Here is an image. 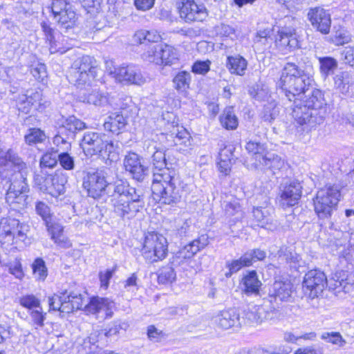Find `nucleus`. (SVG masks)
I'll use <instances>...</instances> for the list:
<instances>
[{
    "mask_svg": "<svg viewBox=\"0 0 354 354\" xmlns=\"http://www.w3.org/2000/svg\"><path fill=\"white\" fill-rule=\"evenodd\" d=\"M81 98L84 102L92 104L96 107L107 108L111 105L109 94L97 88L92 89L84 93Z\"/></svg>",
    "mask_w": 354,
    "mask_h": 354,
    "instance_id": "obj_27",
    "label": "nucleus"
},
{
    "mask_svg": "<svg viewBox=\"0 0 354 354\" xmlns=\"http://www.w3.org/2000/svg\"><path fill=\"white\" fill-rule=\"evenodd\" d=\"M243 284L247 293H257L261 282L259 280L256 271L253 270L243 277Z\"/></svg>",
    "mask_w": 354,
    "mask_h": 354,
    "instance_id": "obj_38",
    "label": "nucleus"
},
{
    "mask_svg": "<svg viewBox=\"0 0 354 354\" xmlns=\"http://www.w3.org/2000/svg\"><path fill=\"white\" fill-rule=\"evenodd\" d=\"M98 342H101L102 345L104 343L106 342L102 330L91 333V335L84 339V346L85 348L88 347L90 345L95 346V344Z\"/></svg>",
    "mask_w": 354,
    "mask_h": 354,
    "instance_id": "obj_59",
    "label": "nucleus"
},
{
    "mask_svg": "<svg viewBox=\"0 0 354 354\" xmlns=\"http://www.w3.org/2000/svg\"><path fill=\"white\" fill-rule=\"evenodd\" d=\"M173 134L176 135L175 147L176 150L183 154L189 153L193 147L192 139L189 133L183 126L176 124L173 126Z\"/></svg>",
    "mask_w": 354,
    "mask_h": 354,
    "instance_id": "obj_23",
    "label": "nucleus"
},
{
    "mask_svg": "<svg viewBox=\"0 0 354 354\" xmlns=\"http://www.w3.org/2000/svg\"><path fill=\"white\" fill-rule=\"evenodd\" d=\"M299 182L293 180L283 186L281 190V203L283 207L294 206L298 203L302 194Z\"/></svg>",
    "mask_w": 354,
    "mask_h": 354,
    "instance_id": "obj_20",
    "label": "nucleus"
},
{
    "mask_svg": "<svg viewBox=\"0 0 354 354\" xmlns=\"http://www.w3.org/2000/svg\"><path fill=\"white\" fill-rule=\"evenodd\" d=\"M153 144L154 142L151 141L147 148L148 152L152 153V164L155 168L153 174L155 173L162 174L165 169H169L167 167L165 153L163 150L157 149Z\"/></svg>",
    "mask_w": 354,
    "mask_h": 354,
    "instance_id": "obj_28",
    "label": "nucleus"
},
{
    "mask_svg": "<svg viewBox=\"0 0 354 354\" xmlns=\"http://www.w3.org/2000/svg\"><path fill=\"white\" fill-rule=\"evenodd\" d=\"M176 278L174 269L171 266L163 267L159 270L158 281L161 284H169L173 283Z\"/></svg>",
    "mask_w": 354,
    "mask_h": 354,
    "instance_id": "obj_50",
    "label": "nucleus"
},
{
    "mask_svg": "<svg viewBox=\"0 0 354 354\" xmlns=\"http://www.w3.org/2000/svg\"><path fill=\"white\" fill-rule=\"evenodd\" d=\"M105 138V135L98 132H85L80 143V146L85 155L92 157L93 156L102 153V151H103V147H104Z\"/></svg>",
    "mask_w": 354,
    "mask_h": 354,
    "instance_id": "obj_15",
    "label": "nucleus"
},
{
    "mask_svg": "<svg viewBox=\"0 0 354 354\" xmlns=\"http://www.w3.org/2000/svg\"><path fill=\"white\" fill-rule=\"evenodd\" d=\"M123 165L126 171H128L132 177L142 181L147 173V169L141 162L140 157L134 152L128 153L124 158Z\"/></svg>",
    "mask_w": 354,
    "mask_h": 354,
    "instance_id": "obj_19",
    "label": "nucleus"
},
{
    "mask_svg": "<svg viewBox=\"0 0 354 354\" xmlns=\"http://www.w3.org/2000/svg\"><path fill=\"white\" fill-rule=\"evenodd\" d=\"M58 161L60 165L66 170L74 169V159L66 152H61L58 154Z\"/></svg>",
    "mask_w": 354,
    "mask_h": 354,
    "instance_id": "obj_64",
    "label": "nucleus"
},
{
    "mask_svg": "<svg viewBox=\"0 0 354 354\" xmlns=\"http://www.w3.org/2000/svg\"><path fill=\"white\" fill-rule=\"evenodd\" d=\"M16 106L19 111L24 113H28L33 109V106L31 105L28 96L24 94H20L17 96L16 99Z\"/></svg>",
    "mask_w": 354,
    "mask_h": 354,
    "instance_id": "obj_60",
    "label": "nucleus"
},
{
    "mask_svg": "<svg viewBox=\"0 0 354 354\" xmlns=\"http://www.w3.org/2000/svg\"><path fill=\"white\" fill-rule=\"evenodd\" d=\"M30 73L39 82H44L47 77L46 65L40 62H34L30 66Z\"/></svg>",
    "mask_w": 354,
    "mask_h": 354,
    "instance_id": "obj_55",
    "label": "nucleus"
},
{
    "mask_svg": "<svg viewBox=\"0 0 354 354\" xmlns=\"http://www.w3.org/2000/svg\"><path fill=\"white\" fill-rule=\"evenodd\" d=\"M284 161L278 155L268 152L265 155L263 161L259 165V167L271 170L273 174L279 171L284 167Z\"/></svg>",
    "mask_w": 354,
    "mask_h": 354,
    "instance_id": "obj_33",
    "label": "nucleus"
},
{
    "mask_svg": "<svg viewBox=\"0 0 354 354\" xmlns=\"http://www.w3.org/2000/svg\"><path fill=\"white\" fill-rule=\"evenodd\" d=\"M41 27L46 41L48 43L49 50L51 54L57 53L63 54L71 48L69 46H66L64 44V40L62 41L57 40V37L59 39V35L58 34L57 36H56L55 30L50 27L48 23L45 21L42 22Z\"/></svg>",
    "mask_w": 354,
    "mask_h": 354,
    "instance_id": "obj_22",
    "label": "nucleus"
},
{
    "mask_svg": "<svg viewBox=\"0 0 354 354\" xmlns=\"http://www.w3.org/2000/svg\"><path fill=\"white\" fill-rule=\"evenodd\" d=\"M127 124L126 120L122 115L113 113L109 115L104 123L105 130L114 133H119Z\"/></svg>",
    "mask_w": 354,
    "mask_h": 354,
    "instance_id": "obj_34",
    "label": "nucleus"
},
{
    "mask_svg": "<svg viewBox=\"0 0 354 354\" xmlns=\"http://www.w3.org/2000/svg\"><path fill=\"white\" fill-rule=\"evenodd\" d=\"M250 266V261L248 259V254H244L240 257V259L227 263V267L229 269V272L225 273V276L227 277H230L233 273L237 272L242 268Z\"/></svg>",
    "mask_w": 354,
    "mask_h": 354,
    "instance_id": "obj_44",
    "label": "nucleus"
},
{
    "mask_svg": "<svg viewBox=\"0 0 354 354\" xmlns=\"http://www.w3.org/2000/svg\"><path fill=\"white\" fill-rule=\"evenodd\" d=\"M319 62L320 73L324 78L333 74L338 66L337 61L331 57H319Z\"/></svg>",
    "mask_w": 354,
    "mask_h": 354,
    "instance_id": "obj_39",
    "label": "nucleus"
},
{
    "mask_svg": "<svg viewBox=\"0 0 354 354\" xmlns=\"http://www.w3.org/2000/svg\"><path fill=\"white\" fill-rule=\"evenodd\" d=\"M299 42L295 28L284 27L280 29L275 37V45L277 49L286 54L299 47Z\"/></svg>",
    "mask_w": 354,
    "mask_h": 354,
    "instance_id": "obj_14",
    "label": "nucleus"
},
{
    "mask_svg": "<svg viewBox=\"0 0 354 354\" xmlns=\"http://www.w3.org/2000/svg\"><path fill=\"white\" fill-rule=\"evenodd\" d=\"M113 185L108 184L104 176L99 171L88 173L84 178L82 186L88 195L93 198L100 197L106 191L113 189Z\"/></svg>",
    "mask_w": 354,
    "mask_h": 354,
    "instance_id": "obj_12",
    "label": "nucleus"
},
{
    "mask_svg": "<svg viewBox=\"0 0 354 354\" xmlns=\"http://www.w3.org/2000/svg\"><path fill=\"white\" fill-rule=\"evenodd\" d=\"M312 77L294 63H286L283 66L277 84L290 101L297 95L305 93L311 85Z\"/></svg>",
    "mask_w": 354,
    "mask_h": 354,
    "instance_id": "obj_5",
    "label": "nucleus"
},
{
    "mask_svg": "<svg viewBox=\"0 0 354 354\" xmlns=\"http://www.w3.org/2000/svg\"><path fill=\"white\" fill-rule=\"evenodd\" d=\"M279 106L274 99H271L264 104L262 112V118L268 122H272L279 114Z\"/></svg>",
    "mask_w": 354,
    "mask_h": 354,
    "instance_id": "obj_42",
    "label": "nucleus"
},
{
    "mask_svg": "<svg viewBox=\"0 0 354 354\" xmlns=\"http://www.w3.org/2000/svg\"><path fill=\"white\" fill-rule=\"evenodd\" d=\"M30 324L35 330L42 328L44 326L46 313L44 312L42 307L30 311Z\"/></svg>",
    "mask_w": 354,
    "mask_h": 354,
    "instance_id": "obj_47",
    "label": "nucleus"
},
{
    "mask_svg": "<svg viewBox=\"0 0 354 354\" xmlns=\"http://www.w3.org/2000/svg\"><path fill=\"white\" fill-rule=\"evenodd\" d=\"M53 15L54 20L61 30H68L76 26L77 17L73 7Z\"/></svg>",
    "mask_w": 354,
    "mask_h": 354,
    "instance_id": "obj_26",
    "label": "nucleus"
},
{
    "mask_svg": "<svg viewBox=\"0 0 354 354\" xmlns=\"http://www.w3.org/2000/svg\"><path fill=\"white\" fill-rule=\"evenodd\" d=\"M334 87L339 93L346 95L353 84V79L348 71L338 72L334 77Z\"/></svg>",
    "mask_w": 354,
    "mask_h": 354,
    "instance_id": "obj_30",
    "label": "nucleus"
},
{
    "mask_svg": "<svg viewBox=\"0 0 354 354\" xmlns=\"http://www.w3.org/2000/svg\"><path fill=\"white\" fill-rule=\"evenodd\" d=\"M191 75L186 71L179 72L173 80L176 89L179 91H185L189 87Z\"/></svg>",
    "mask_w": 354,
    "mask_h": 354,
    "instance_id": "obj_46",
    "label": "nucleus"
},
{
    "mask_svg": "<svg viewBox=\"0 0 354 354\" xmlns=\"http://www.w3.org/2000/svg\"><path fill=\"white\" fill-rule=\"evenodd\" d=\"M25 95L28 96L29 101L35 110L42 111L49 104L48 101L42 98V92L40 90L27 91Z\"/></svg>",
    "mask_w": 354,
    "mask_h": 354,
    "instance_id": "obj_40",
    "label": "nucleus"
},
{
    "mask_svg": "<svg viewBox=\"0 0 354 354\" xmlns=\"http://www.w3.org/2000/svg\"><path fill=\"white\" fill-rule=\"evenodd\" d=\"M225 212L229 217L235 216L236 220L241 218L242 217L243 212L239 201L237 199H232L226 202V204L225 205Z\"/></svg>",
    "mask_w": 354,
    "mask_h": 354,
    "instance_id": "obj_52",
    "label": "nucleus"
},
{
    "mask_svg": "<svg viewBox=\"0 0 354 354\" xmlns=\"http://www.w3.org/2000/svg\"><path fill=\"white\" fill-rule=\"evenodd\" d=\"M84 308L86 313L104 319L113 316L115 304L108 298L93 297Z\"/></svg>",
    "mask_w": 354,
    "mask_h": 354,
    "instance_id": "obj_16",
    "label": "nucleus"
},
{
    "mask_svg": "<svg viewBox=\"0 0 354 354\" xmlns=\"http://www.w3.org/2000/svg\"><path fill=\"white\" fill-rule=\"evenodd\" d=\"M292 295V284L288 281H275L269 289L268 297L270 303L288 301Z\"/></svg>",
    "mask_w": 354,
    "mask_h": 354,
    "instance_id": "obj_21",
    "label": "nucleus"
},
{
    "mask_svg": "<svg viewBox=\"0 0 354 354\" xmlns=\"http://www.w3.org/2000/svg\"><path fill=\"white\" fill-rule=\"evenodd\" d=\"M161 65H171L178 59V53L175 48L167 44H160Z\"/></svg>",
    "mask_w": 354,
    "mask_h": 354,
    "instance_id": "obj_41",
    "label": "nucleus"
},
{
    "mask_svg": "<svg viewBox=\"0 0 354 354\" xmlns=\"http://www.w3.org/2000/svg\"><path fill=\"white\" fill-rule=\"evenodd\" d=\"M160 57V44H149L145 45V51L142 54L143 60L149 63H154L157 65H161Z\"/></svg>",
    "mask_w": 354,
    "mask_h": 354,
    "instance_id": "obj_35",
    "label": "nucleus"
},
{
    "mask_svg": "<svg viewBox=\"0 0 354 354\" xmlns=\"http://www.w3.org/2000/svg\"><path fill=\"white\" fill-rule=\"evenodd\" d=\"M30 169L17 153L11 148L0 147V176L10 185L6 194V203L15 209L28 205L27 176Z\"/></svg>",
    "mask_w": 354,
    "mask_h": 354,
    "instance_id": "obj_1",
    "label": "nucleus"
},
{
    "mask_svg": "<svg viewBox=\"0 0 354 354\" xmlns=\"http://www.w3.org/2000/svg\"><path fill=\"white\" fill-rule=\"evenodd\" d=\"M345 276L346 272L343 271L335 273L333 277L335 281V288H342L344 292H349L353 286L350 283L346 281V279H344Z\"/></svg>",
    "mask_w": 354,
    "mask_h": 354,
    "instance_id": "obj_63",
    "label": "nucleus"
},
{
    "mask_svg": "<svg viewBox=\"0 0 354 354\" xmlns=\"http://www.w3.org/2000/svg\"><path fill=\"white\" fill-rule=\"evenodd\" d=\"M86 127L84 122L76 118L75 116H70L64 119L59 127V132L66 131L68 134H73L76 131H80Z\"/></svg>",
    "mask_w": 354,
    "mask_h": 354,
    "instance_id": "obj_36",
    "label": "nucleus"
},
{
    "mask_svg": "<svg viewBox=\"0 0 354 354\" xmlns=\"http://www.w3.org/2000/svg\"><path fill=\"white\" fill-rule=\"evenodd\" d=\"M246 150L252 154V158L254 160L255 167H259V165L263 161L265 155L269 152L265 145L260 142L249 141L245 146Z\"/></svg>",
    "mask_w": 354,
    "mask_h": 354,
    "instance_id": "obj_32",
    "label": "nucleus"
},
{
    "mask_svg": "<svg viewBox=\"0 0 354 354\" xmlns=\"http://www.w3.org/2000/svg\"><path fill=\"white\" fill-rule=\"evenodd\" d=\"M308 19L313 28L323 34L329 32L331 20L330 14L324 8L316 7L310 8L308 12Z\"/></svg>",
    "mask_w": 354,
    "mask_h": 354,
    "instance_id": "obj_18",
    "label": "nucleus"
},
{
    "mask_svg": "<svg viewBox=\"0 0 354 354\" xmlns=\"http://www.w3.org/2000/svg\"><path fill=\"white\" fill-rule=\"evenodd\" d=\"M216 325L224 330L241 326L240 317L238 312L233 308L221 311L216 317Z\"/></svg>",
    "mask_w": 354,
    "mask_h": 354,
    "instance_id": "obj_24",
    "label": "nucleus"
},
{
    "mask_svg": "<svg viewBox=\"0 0 354 354\" xmlns=\"http://www.w3.org/2000/svg\"><path fill=\"white\" fill-rule=\"evenodd\" d=\"M118 143H114L112 141L108 142L104 139V147H103V151L100 153L99 155L103 156H107V158L111 161L117 160L119 158Z\"/></svg>",
    "mask_w": 354,
    "mask_h": 354,
    "instance_id": "obj_49",
    "label": "nucleus"
},
{
    "mask_svg": "<svg viewBox=\"0 0 354 354\" xmlns=\"http://www.w3.org/2000/svg\"><path fill=\"white\" fill-rule=\"evenodd\" d=\"M177 8L180 18L186 22L203 21L207 17L205 7L194 0H179Z\"/></svg>",
    "mask_w": 354,
    "mask_h": 354,
    "instance_id": "obj_10",
    "label": "nucleus"
},
{
    "mask_svg": "<svg viewBox=\"0 0 354 354\" xmlns=\"http://www.w3.org/2000/svg\"><path fill=\"white\" fill-rule=\"evenodd\" d=\"M268 317V312L265 304L252 305L244 311L245 324L255 326L261 324Z\"/></svg>",
    "mask_w": 354,
    "mask_h": 354,
    "instance_id": "obj_25",
    "label": "nucleus"
},
{
    "mask_svg": "<svg viewBox=\"0 0 354 354\" xmlns=\"http://www.w3.org/2000/svg\"><path fill=\"white\" fill-rule=\"evenodd\" d=\"M29 230L28 225L20 223L18 220L14 218H3L0 222V243L2 247L7 249L8 246L18 244L21 242L22 248L30 243L28 239L27 232Z\"/></svg>",
    "mask_w": 354,
    "mask_h": 354,
    "instance_id": "obj_6",
    "label": "nucleus"
},
{
    "mask_svg": "<svg viewBox=\"0 0 354 354\" xmlns=\"http://www.w3.org/2000/svg\"><path fill=\"white\" fill-rule=\"evenodd\" d=\"M247 66V60L239 55L227 57L226 67L231 74L242 76L245 74Z\"/></svg>",
    "mask_w": 354,
    "mask_h": 354,
    "instance_id": "obj_31",
    "label": "nucleus"
},
{
    "mask_svg": "<svg viewBox=\"0 0 354 354\" xmlns=\"http://www.w3.org/2000/svg\"><path fill=\"white\" fill-rule=\"evenodd\" d=\"M253 216L257 222V225L261 227H264L268 223V211L265 208L261 207H254L253 209Z\"/></svg>",
    "mask_w": 354,
    "mask_h": 354,
    "instance_id": "obj_56",
    "label": "nucleus"
},
{
    "mask_svg": "<svg viewBox=\"0 0 354 354\" xmlns=\"http://www.w3.org/2000/svg\"><path fill=\"white\" fill-rule=\"evenodd\" d=\"M67 176L62 171H56L53 175H48L44 180L40 189L53 197H57L65 192Z\"/></svg>",
    "mask_w": 354,
    "mask_h": 354,
    "instance_id": "obj_17",
    "label": "nucleus"
},
{
    "mask_svg": "<svg viewBox=\"0 0 354 354\" xmlns=\"http://www.w3.org/2000/svg\"><path fill=\"white\" fill-rule=\"evenodd\" d=\"M97 71L95 59L85 55L78 57L73 62L67 77L71 84L80 86L90 83L97 76Z\"/></svg>",
    "mask_w": 354,
    "mask_h": 354,
    "instance_id": "obj_7",
    "label": "nucleus"
},
{
    "mask_svg": "<svg viewBox=\"0 0 354 354\" xmlns=\"http://www.w3.org/2000/svg\"><path fill=\"white\" fill-rule=\"evenodd\" d=\"M225 152L230 153V149H227L225 147L220 151V153H219L220 161L218 162V165L219 170L221 171V172L227 175L229 173V171H230L231 159L230 158H223Z\"/></svg>",
    "mask_w": 354,
    "mask_h": 354,
    "instance_id": "obj_62",
    "label": "nucleus"
},
{
    "mask_svg": "<svg viewBox=\"0 0 354 354\" xmlns=\"http://www.w3.org/2000/svg\"><path fill=\"white\" fill-rule=\"evenodd\" d=\"M35 210L38 215H39L45 223L52 221L53 214L50 207L44 202H37L35 205Z\"/></svg>",
    "mask_w": 354,
    "mask_h": 354,
    "instance_id": "obj_58",
    "label": "nucleus"
},
{
    "mask_svg": "<svg viewBox=\"0 0 354 354\" xmlns=\"http://www.w3.org/2000/svg\"><path fill=\"white\" fill-rule=\"evenodd\" d=\"M327 285L325 274L319 270L308 271L303 281V289L306 295L315 298L321 294Z\"/></svg>",
    "mask_w": 354,
    "mask_h": 354,
    "instance_id": "obj_11",
    "label": "nucleus"
},
{
    "mask_svg": "<svg viewBox=\"0 0 354 354\" xmlns=\"http://www.w3.org/2000/svg\"><path fill=\"white\" fill-rule=\"evenodd\" d=\"M68 292H62L59 295L55 294L53 297H49L50 310H59L60 313H66L64 310V306L67 305Z\"/></svg>",
    "mask_w": 354,
    "mask_h": 354,
    "instance_id": "obj_43",
    "label": "nucleus"
},
{
    "mask_svg": "<svg viewBox=\"0 0 354 354\" xmlns=\"http://www.w3.org/2000/svg\"><path fill=\"white\" fill-rule=\"evenodd\" d=\"M19 304L28 312L41 307L40 300L33 295H26L19 298Z\"/></svg>",
    "mask_w": 354,
    "mask_h": 354,
    "instance_id": "obj_53",
    "label": "nucleus"
},
{
    "mask_svg": "<svg viewBox=\"0 0 354 354\" xmlns=\"http://www.w3.org/2000/svg\"><path fill=\"white\" fill-rule=\"evenodd\" d=\"M292 116L297 123L304 126L307 131L322 124L327 113L324 94L319 89H314L311 95L304 102L295 100Z\"/></svg>",
    "mask_w": 354,
    "mask_h": 354,
    "instance_id": "obj_2",
    "label": "nucleus"
},
{
    "mask_svg": "<svg viewBox=\"0 0 354 354\" xmlns=\"http://www.w3.org/2000/svg\"><path fill=\"white\" fill-rule=\"evenodd\" d=\"M220 122L223 127L228 130L236 129L239 124L233 107H227L220 116Z\"/></svg>",
    "mask_w": 354,
    "mask_h": 354,
    "instance_id": "obj_37",
    "label": "nucleus"
},
{
    "mask_svg": "<svg viewBox=\"0 0 354 354\" xmlns=\"http://www.w3.org/2000/svg\"><path fill=\"white\" fill-rule=\"evenodd\" d=\"M59 151V149H56L55 150L52 149V151H47L46 153H44L41 158V165L49 168L54 167L58 161Z\"/></svg>",
    "mask_w": 354,
    "mask_h": 354,
    "instance_id": "obj_54",
    "label": "nucleus"
},
{
    "mask_svg": "<svg viewBox=\"0 0 354 354\" xmlns=\"http://www.w3.org/2000/svg\"><path fill=\"white\" fill-rule=\"evenodd\" d=\"M66 302L67 305L64 306V310L66 313L73 312L74 310H78L83 306V298L80 294L68 293Z\"/></svg>",
    "mask_w": 354,
    "mask_h": 354,
    "instance_id": "obj_45",
    "label": "nucleus"
},
{
    "mask_svg": "<svg viewBox=\"0 0 354 354\" xmlns=\"http://www.w3.org/2000/svg\"><path fill=\"white\" fill-rule=\"evenodd\" d=\"M340 189L337 185H326L319 189L313 199L314 209L319 218H328L340 201Z\"/></svg>",
    "mask_w": 354,
    "mask_h": 354,
    "instance_id": "obj_8",
    "label": "nucleus"
},
{
    "mask_svg": "<svg viewBox=\"0 0 354 354\" xmlns=\"http://www.w3.org/2000/svg\"><path fill=\"white\" fill-rule=\"evenodd\" d=\"M322 339L326 340L327 342L338 345L339 346H344L346 344V341L343 339L341 334L338 332L324 333L322 335Z\"/></svg>",
    "mask_w": 354,
    "mask_h": 354,
    "instance_id": "obj_61",
    "label": "nucleus"
},
{
    "mask_svg": "<svg viewBox=\"0 0 354 354\" xmlns=\"http://www.w3.org/2000/svg\"><path fill=\"white\" fill-rule=\"evenodd\" d=\"M208 244V237L207 235H201L197 239L190 242L185 245L178 252L179 257L183 259H189L196 254L198 251L204 248Z\"/></svg>",
    "mask_w": 354,
    "mask_h": 354,
    "instance_id": "obj_29",
    "label": "nucleus"
},
{
    "mask_svg": "<svg viewBox=\"0 0 354 354\" xmlns=\"http://www.w3.org/2000/svg\"><path fill=\"white\" fill-rule=\"evenodd\" d=\"M33 274L35 278L40 281H44L48 275L47 268L45 261L41 258H37L32 265Z\"/></svg>",
    "mask_w": 354,
    "mask_h": 354,
    "instance_id": "obj_51",
    "label": "nucleus"
},
{
    "mask_svg": "<svg viewBox=\"0 0 354 354\" xmlns=\"http://www.w3.org/2000/svg\"><path fill=\"white\" fill-rule=\"evenodd\" d=\"M111 204L114 213L123 220H129L144 207L142 195L129 184L119 181L111 186Z\"/></svg>",
    "mask_w": 354,
    "mask_h": 354,
    "instance_id": "obj_3",
    "label": "nucleus"
},
{
    "mask_svg": "<svg viewBox=\"0 0 354 354\" xmlns=\"http://www.w3.org/2000/svg\"><path fill=\"white\" fill-rule=\"evenodd\" d=\"M173 126L175 124H169L166 133H162L158 136V140L165 144V147H170L175 146L176 135L173 134Z\"/></svg>",
    "mask_w": 354,
    "mask_h": 354,
    "instance_id": "obj_57",
    "label": "nucleus"
},
{
    "mask_svg": "<svg viewBox=\"0 0 354 354\" xmlns=\"http://www.w3.org/2000/svg\"><path fill=\"white\" fill-rule=\"evenodd\" d=\"M168 243L161 234L151 232L145 234L141 254L150 263L164 259L167 254Z\"/></svg>",
    "mask_w": 354,
    "mask_h": 354,
    "instance_id": "obj_9",
    "label": "nucleus"
},
{
    "mask_svg": "<svg viewBox=\"0 0 354 354\" xmlns=\"http://www.w3.org/2000/svg\"><path fill=\"white\" fill-rule=\"evenodd\" d=\"M110 75L119 82L142 85L146 82L140 69L134 65L118 66L114 70H110Z\"/></svg>",
    "mask_w": 354,
    "mask_h": 354,
    "instance_id": "obj_13",
    "label": "nucleus"
},
{
    "mask_svg": "<svg viewBox=\"0 0 354 354\" xmlns=\"http://www.w3.org/2000/svg\"><path fill=\"white\" fill-rule=\"evenodd\" d=\"M151 192L154 199L164 204L172 205L180 202L183 194V185L178 178L171 174L169 169L164 173H155Z\"/></svg>",
    "mask_w": 354,
    "mask_h": 354,
    "instance_id": "obj_4",
    "label": "nucleus"
},
{
    "mask_svg": "<svg viewBox=\"0 0 354 354\" xmlns=\"http://www.w3.org/2000/svg\"><path fill=\"white\" fill-rule=\"evenodd\" d=\"M46 138L45 133L37 128L29 129L24 137L26 142L29 145L42 142Z\"/></svg>",
    "mask_w": 354,
    "mask_h": 354,
    "instance_id": "obj_48",
    "label": "nucleus"
}]
</instances>
